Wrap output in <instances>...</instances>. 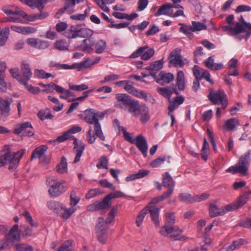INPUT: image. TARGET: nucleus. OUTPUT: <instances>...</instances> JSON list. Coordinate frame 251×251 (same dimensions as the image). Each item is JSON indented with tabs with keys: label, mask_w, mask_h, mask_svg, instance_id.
Segmentation results:
<instances>
[{
	"label": "nucleus",
	"mask_w": 251,
	"mask_h": 251,
	"mask_svg": "<svg viewBox=\"0 0 251 251\" xmlns=\"http://www.w3.org/2000/svg\"><path fill=\"white\" fill-rule=\"evenodd\" d=\"M18 225L12 226L0 240V251H6L13 249L14 251H33V247L27 243L20 242L21 235Z\"/></svg>",
	"instance_id": "f257e3e1"
},
{
	"label": "nucleus",
	"mask_w": 251,
	"mask_h": 251,
	"mask_svg": "<svg viewBox=\"0 0 251 251\" xmlns=\"http://www.w3.org/2000/svg\"><path fill=\"white\" fill-rule=\"evenodd\" d=\"M240 22H237L235 26H231L230 25H226L223 26L224 31H226L229 35L234 36L236 38L239 40L245 39L247 41L251 35V33L246 28L247 26L245 25L247 23L242 16L240 18Z\"/></svg>",
	"instance_id": "f03ea898"
},
{
	"label": "nucleus",
	"mask_w": 251,
	"mask_h": 251,
	"mask_svg": "<svg viewBox=\"0 0 251 251\" xmlns=\"http://www.w3.org/2000/svg\"><path fill=\"white\" fill-rule=\"evenodd\" d=\"M251 156V150H248L242 154L239 159L238 162L234 166L230 167L226 172H230L233 174L239 173L243 175H246L250 164Z\"/></svg>",
	"instance_id": "7ed1b4c3"
},
{
	"label": "nucleus",
	"mask_w": 251,
	"mask_h": 251,
	"mask_svg": "<svg viewBox=\"0 0 251 251\" xmlns=\"http://www.w3.org/2000/svg\"><path fill=\"white\" fill-rule=\"evenodd\" d=\"M162 185L167 188L161 195L153 198L150 204H156L170 197L173 193L175 182L168 172H165L162 176Z\"/></svg>",
	"instance_id": "20e7f679"
},
{
	"label": "nucleus",
	"mask_w": 251,
	"mask_h": 251,
	"mask_svg": "<svg viewBox=\"0 0 251 251\" xmlns=\"http://www.w3.org/2000/svg\"><path fill=\"white\" fill-rule=\"evenodd\" d=\"M93 30L85 27L84 24L71 25L63 35L68 39H75L77 37L85 38L92 36Z\"/></svg>",
	"instance_id": "39448f33"
},
{
	"label": "nucleus",
	"mask_w": 251,
	"mask_h": 251,
	"mask_svg": "<svg viewBox=\"0 0 251 251\" xmlns=\"http://www.w3.org/2000/svg\"><path fill=\"white\" fill-rule=\"evenodd\" d=\"M70 138H72L74 140L73 144L74 145V147L73 150L76 152L74 162L76 163L80 161V157L85 150V145L82 141H78L77 138L74 136L71 137L66 131L62 135L58 136L55 140L50 142L51 144H54L56 142L62 143Z\"/></svg>",
	"instance_id": "423d86ee"
},
{
	"label": "nucleus",
	"mask_w": 251,
	"mask_h": 251,
	"mask_svg": "<svg viewBox=\"0 0 251 251\" xmlns=\"http://www.w3.org/2000/svg\"><path fill=\"white\" fill-rule=\"evenodd\" d=\"M117 102L114 103V106L117 108L126 110L128 109V112H135L136 106L138 104V100L132 99L126 94L118 93L115 95Z\"/></svg>",
	"instance_id": "0eeeda50"
},
{
	"label": "nucleus",
	"mask_w": 251,
	"mask_h": 251,
	"mask_svg": "<svg viewBox=\"0 0 251 251\" xmlns=\"http://www.w3.org/2000/svg\"><path fill=\"white\" fill-rule=\"evenodd\" d=\"M25 153L24 150H20L12 155L10 152H7L0 156V168L6 163H9L8 170L14 171L17 168L20 159Z\"/></svg>",
	"instance_id": "6e6552de"
},
{
	"label": "nucleus",
	"mask_w": 251,
	"mask_h": 251,
	"mask_svg": "<svg viewBox=\"0 0 251 251\" xmlns=\"http://www.w3.org/2000/svg\"><path fill=\"white\" fill-rule=\"evenodd\" d=\"M46 182L50 187L48 190L49 194L51 197L56 198L64 193L68 187L64 181H57L54 176H49L47 178Z\"/></svg>",
	"instance_id": "1a4fd4ad"
},
{
	"label": "nucleus",
	"mask_w": 251,
	"mask_h": 251,
	"mask_svg": "<svg viewBox=\"0 0 251 251\" xmlns=\"http://www.w3.org/2000/svg\"><path fill=\"white\" fill-rule=\"evenodd\" d=\"M84 120L87 123L94 125V131L95 134L101 140H105L104 136L101 128V125L99 121V119L96 118L95 109H88L84 111Z\"/></svg>",
	"instance_id": "9d476101"
},
{
	"label": "nucleus",
	"mask_w": 251,
	"mask_h": 251,
	"mask_svg": "<svg viewBox=\"0 0 251 251\" xmlns=\"http://www.w3.org/2000/svg\"><path fill=\"white\" fill-rule=\"evenodd\" d=\"M111 202L108 201L105 196L101 201H96L87 206V210L89 212L101 211L105 213L111 207Z\"/></svg>",
	"instance_id": "9b49d317"
},
{
	"label": "nucleus",
	"mask_w": 251,
	"mask_h": 251,
	"mask_svg": "<svg viewBox=\"0 0 251 251\" xmlns=\"http://www.w3.org/2000/svg\"><path fill=\"white\" fill-rule=\"evenodd\" d=\"M14 133L17 135L28 137H31L34 134L32 125L29 122L16 125L14 129Z\"/></svg>",
	"instance_id": "f8f14e48"
},
{
	"label": "nucleus",
	"mask_w": 251,
	"mask_h": 251,
	"mask_svg": "<svg viewBox=\"0 0 251 251\" xmlns=\"http://www.w3.org/2000/svg\"><path fill=\"white\" fill-rule=\"evenodd\" d=\"M166 223L165 225L162 226L160 230V234L164 236H167L171 233L174 225L175 223V216L174 212H167L165 214Z\"/></svg>",
	"instance_id": "ddd939ff"
},
{
	"label": "nucleus",
	"mask_w": 251,
	"mask_h": 251,
	"mask_svg": "<svg viewBox=\"0 0 251 251\" xmlns=\"http://www.w3.org/2000/svg\"><path fill=\"white\" fill-rule=\"evenodd\" d=\"M181 51V49L177 48L170 52L168 58L169 64H173L175 67H183L184 63L182 60Z\"/></svg>",
	"instance_id": "4468645a"
},
{
	"label": "nucleus",
	"mask_w": 251,
	"mask_h": 251,
	"mask_svg": "<svg viewBox=\"0 0 251 251\" xmlns=\"http://www.w3.org/2000/svg\"><path fill=\"white\" fill-rule=\"evenodd\" d=\"M75 1L73 0H65L64 6L59 8L55 14V17L59 19L60 16L62 15L65 12L68 14H71L75 11Z\"/></svg>",
	"instance_id": "2eb2a0df"
},
{
	"label": "nucleus",
	"mask_w": 251,
	"mask_h": 251,
	"mask_svg": "<svg viewBox=\"0 0 251 251\" xmlns=\"http://www.w3.org/2000/svg\"><path fill=\"white\" fill-rule=\"evenodd\" d=\"M12 99L10 100L2 99L0 97V113L1 117L6 118L10 115V105Z\"/></svg>",
	"instance_id": "dca6fc26"
},
{
	"label": "nucleus",
	"mask_w": 251,
	"mask_h": 251,
	"mask_svg": "<svg viewBox=\"0 0 251 251\" xmlns=\"http://www.w3.org/2000/svg\"><path fill=\"white\" fill-rule=\"evenodd\" d=\"M125 89L129 94L140 99H143L146 101L148 100L147 93L144 91H139L131 85H125Z\"/></svg>",
	"instance_id": "f3484780"
},
{
	"label": "nucleus",
	"mask_w": 251,
	"mask_h": 251,
	"mask_svg": "<svg viewBox=\"0 0 251 251\" xmlns=\"http://www.w3.org/2000/svg\"><path fill=\"white\" fill-rule=\"evenodd\" d=\"M144 209H147V213L148 212L150 213L151 221L155 226H158L159 225V212L160 208L154 205H150Z\"/></svg>",
	"instance_id": "a211bd4d"
},
{
	"label": "nucleus",
	"mask_w": 251,
	"mask_h": 251,
	"mask_svg": "<svg viewBox=\"0 0 251 251\" xmlns=\"http://www.w3.org/2000/svg\"><path fill=\"white\" fill-rule=\"evenodd\" d=\"M96 42L91 36L87 37L83 40V44L79 46L77 48L85 52L90 53L93 50V47L95 46Z\"/></svg>",
	"instance_id": "6ab92c4d"
},
{
	"label": "nucleus",
	"mask_w": 251,
	"mask_h": 251,
	"mask_svg": "<svg viewBox=\"0 0 251 251\" xmlns=\"http://www.w3.org/2000/svg\"><path fill=\"white\" fill-rule=\"evenodd\" d=\"M96 42L91 36L87 37L83 40V44L79 46L77 48L85 52L90 53L93 50V47L95 46Z\"/></svg>",
	"instance_id": "aec40b11"
},
{
	"label": "nucleus",
	"mask_w": 251,
	"mask_h": 251,
	"mask_svg": "<svg viewBox=\"0 0 251 251\" xmlns=\"http://www.w3.org/2000/svg\"><path fill=\"white\" fill-rule=\"evenodd\" d=\"M138 149L141 151L144 157H146L148 151L147 142L146 139L141 135L136 137L135 143Z\"/></svg>",
	"instance_id": "412c9836"
},
{
	"label": "nucleus",
	"mask_w": 251,
	"mask_h": 251,
	"mask_svg": "<svg viewBox=\"0 0 251 251\" xmlns=\"http://www.w3.org/2000/svg\"><path fill=\"white\" fill-rule=\"evenodd\" d=\"M248 241L244 239H239L234 241L231 244L221 248V251H233L236 249H240L243 245L247 244Z\"/></svg>",
	"instance_id": "4be33fe9"
},
{
	"label": "nucleus",
	"mask_w": 251,
	"mask_h": 251,
	"mask_svg": "<svg viewBox=\"0 0 251 251\" xmlns=\"http://www.w3.org/2000/svg\"><path fill=\"white\" fill-rule=\"evenodd\" d=\"M21 68L23 73V84L26 85V82L31 77L32 73L29 64L25 62H22Z\"/></svg>",
	"instance_id": "5701e85b"
},
{
	"label": "nucleus",
	"mask_w": 251,
	"mask_h": 251,
	"mask_svg": "<svg viewBox=\"0 0 251 251\" xmlns=\"http://www.w3.org/2000/svg\"><path fill=\"white\" fill-rule=\"evenodd\" d=\"M48 207L52 210L54 213L59 215L63 208L62 203L55 201H50L47 203Z\"/></svg>",
	"instance_id": "b1692460"
},
{
	"label": "nucleus",
	"mask_w": 251,
	"mask_h": 251,
	"mask_svg": "<svg viewBox=\"0 0 251 251\" xmlns=\"http://www.w3.org/2000/svg\"><path fill=\"white\" fill-rule=\"evenodd\" d=\"M12 30L23 34L32 33L35 31L34 28L30 26H21L12 25L10 27Z\"/></svg>",
	"instance_id": "393cba45"
},
{
	"label": "nucleus",
	"mask_w": 251,
	"mask_h": 251,
	"mask_svg": "<svg viewBox=\"0 0 251 251\" xmlns=\"http://www.w3.org/2000/svg\"><path fill=\"white\" fill-rule=\"evenodd\" d=\"M48 149V146L46 145H41L36 148L32 153L31 159L35 158H41L44 155Z\"/></svg>",
	"instance_id": "a878e982"
},
{
	"label": "nucleus",
	"mask_w": 251,
	"mask_h": 251,
	"mask_svg": "<svg viewBox=\"0 0 251 251\" xmlns=\"http://www.w3.org/2000/svg\"><path fill=\"white\" fill-rule=\"evenodd\" d=\"M218 200H215L209 203V214L210 217L218 216L220 214V209L217 205Z\"/></svg>",
	"instance_id": "bb28decb"
},
{
	"label": "nucleus",
	"mask_w": 251,
	"mask_h": 251,
	"mask_svg": "<svg viewBox=\"0 0 251 251\" xmlns=\"http://www.w3.org/2000/svg\"><path fill=\"white\" fill-rule=\"evenodd\" d=\"M150 171L148 170H140L137 173L131 174L126 176V180L128 182L137 178H143L148 175Z\"/></svg>",
	"instance_id": "cd10ccee"
},
{
	"label": "nucleus",
	"mask_w": 251,
	"mask_h": 251,
	"mask_svg": "<svg viewBox=\"0 0 251 251\" xmlns=\"http://www.w3.org/2000/svg\"><path fill=\"white\" fill-rule=\"evenodd\" d=\"M148 107L145 104H139V101H138V104L136 106V110L135 112H130L133 116L136 117L138 115H145L147 113H149Z\"/></svg>",
	"instance_id": "c85d7f7f"
},
{
	"label": "nucleus",
	"mask_w": 251,
	"mask_h": 251,
	"mask_svg": "<svg viewBox=\"0 0 251 251\" xmlns=\"http://www.w3.org/2000/svg\"><path fill=\"white\" fill-rule=\"evenodd\" d=\"M176 86L179 91L185 89L184 75L182 71H178L176 76Z\"/></svg>",
	"instance_id": "c756f323"
},
{
	"label": "nucleus",
	"mask_w": 251,
	"mask_h": 251,
	"mask_svg": "<svg viewBox=\"0 0 251 251\" xmlns=\"http://www.w3.org/2000/svg\"><path fill=\"white\" fill-rule=\"evenodd\" d=\"M159 79L156 80V82L159 83L161 80L163 81L166 83H169L174 79V75L170 73H165L163 72H161L159 75Z\"/></svg>",
	"instance_id": "7c9ffc66"
},
{
	"label": "nucleus",
	"mask_w": 251,
	"mask_h": 251,
	"mask_svg": "<svg viewBox=\"0 0 251 251\" xmlns=\"http://www.w3.org/2000/svg\"><path fill=\"white\" fill-rule=\"evenodd\" d=\"M171 156L163 155L161 157H159L156 159L153 160L150 163V166L152 168H156L159 167L161 164L163 163L164 161H167L168 163H170V159Z\"/></svg>",
	"instance_id": "2f4dec72"
},
{
	"label": "nucleus",
	"mask_w": 251,
	"mask_h": 251,
	"mask_svg": "<svg viewBox=\"0 0 251 251\" xmlns=\"http://www.w3.org/2000/svg\"><path fill=\"white\" fill-rule=\"evenodd\" d=\"M158 93L165 98L170 99L173 91L171 86H167L165 87H158L157 89Z\"/></svg>",
	"instance_id": "473e14b6"
},
{
	"label": "nucleus",
	"mask_w": 251,
	"mask_h": 251,
	"mask_svg": "<svg viewBox=\"0 0 251 251\" xmlns=\"http://www.w3.org/2000/svg\"><path fill=\"white\" fill-rule=\"evenodd\" d=\"M238 125H239V120L236 118H231L226 121L223 127L228 130H232Z\"/></svg>",
	"instance_id": "72a5a7b5"
},
{
	"label": "nucleus",
	"mask_w": 251,
	"mask_h": 251,
	"mask_svg": "<svg viewBox=\"0 0 251 251\" xmlns=\"http://www.w3.org/2000/svg\"><path fill=\"white\" fill-rule=\"evenodd\" d=\"M37 116L41 121L52 119L53 118V116L50 113V109L48 108L39 110L37 113Z\"/></svg>",
	"instance_id": "f704fd0d"
},
{
	"label": "nucleus",
	"mask_w": 251,
	"mask_h": 251,
	"mask_svg": "<svg viewBox=\"0 0 251 251\" xmlns=\"http://www.w3.org/2000/svg\"><path fill=\"white\" fill-rule=\"evenodd\" d=\"M163 66V58L157 60L151 63L150 66L145 67V69L149 71H158L161 70Z\"/></svg>",
	"instance_id": "c9c22d12"
},
{
	"label": "nucleus",
	"mask_w": 251,
	"mask_h": 251,
	"mask_svg": "<svg viewBox=\"0 0 251 251\" xmlns=\"http://www.w3.org/2000/svg\"><path fill=\"white\" fill-rule=\"evenodd\" d=\"M207 97L213 104H218L220 101V90L215 91L213 89H211Z\"/></svg>",
	"instance_id": "e433bc0d"
},
{
	"label": "nucleus",
	"mask_w": 251,
	"mask_h": 251,
	"mask_svg": "<svg viewBox=\"0 0 251 251\" xmlns=\"http://www.w3.org/2000/svg\"><path fill=\"white\" fill-rule=\"evenodd\" d=\"M57 172L59 174H63L67 173V163L65 156H62L60 163L57 165Z\"/></svg>",
	"instance_id": "4c0bfd02"
},
{
	"label": "nucleus",
	"mask_w": 251,
	"mask_h": 251,
	"mask_svg": "<svg viewBox=\"0 0 251 251\" xmlns=\"http://www.w3.org/2000/svg\"><path fill=\"white\" fill-rule=\"evenodd\" d=\"M205 66L212 70H218L220 69V64L214 63V56L209 57L204 61Z\"/></svg>",
	"instance_id": "58836bf2"
},
{
	"label": "nucleus",
	"mask_w": 251,
	"mask_h": 251,
	"mask_svg": "<svg viewBox=\"0 0 251 251\" xmlns=\"http://www.w3.org/2000/svg\"><path fill=\"white\" fill-rule=\"evenodd\" d=\"M173 6L170 3H166L165 4L162 5L159 7L157 12L154 14V16L157 17L163 14L170 16L171 14L169 13V10Z\"/></svg>",
	"instance_id": "ea45409f"
},
{
	"label": "nucleus",
	"mask_w": 251,
	"mask_h": 251,
	"mask_svg": "<svg viewBox=\"0 0 251 251\" xmlns=\"http://www.w3.org/2000/svg\"><path fill=\"white\" fill-rule=\"evenodd\" d=\"M106 46V43L103 40L98 41L94 46L96 53L98 54L102 53L105 50Z\"/></svg>",
	"instance_id": "a19ab883"
},
{
	"label": "nucleus",
	"mask_w": 251,
	"mask_h": 251,
	"mask_svg": "<svg viewBox=\"0 0 251 251\" xmlns=\"http://www.w3.org/2000/svg\"><path fill=\"white\" fill-rule=\"evenodd\" d=\"M35 76L40 79H47L49 77H54V75L50 73H46L43 70L35 69L34 71Z\"/></svg>",
	"instance_id": "79ce46f5"
},
{
	"label": "nucleus",
	"mask_w": 251,
	"mask_h": 251,
	"mask_svg": "<svg viewBox=\"0 0 251 251\" xmlns=\"http://www.w3.org/2000/svg\"><path fill=\"white\" fill-rule=\"evenodd\" d=\"M173 229L170 234V237L173 239L174 240H182L184 237H179L180 234L182 233V230L178 227L175 226L172 227Z\"/></svg>",
	"instance_id": "37998d69"
},
{
	"label": "nucleus",
	"mask_w": 251,
	"mask_h": 251,
	"mask_svg": "<svg viewBox=\"0 0 251 251\" xmlns=\"http://www.w3.org/2000/svg\"><path fill=\"white\" fill-rule=\"evenodd\" d=\"M107 224L105 222L102 217H99L98 219L97 224L96 226V232L98 230L106 232L108 229Z\"/></svg>",
	"instance_id": "c03bdc74"
},
{
	"label": "nucleus",
	"mask_w": 251,
	"mask_h": 251,
	"mask_svg": "<svg viewBox=\"0 0 251 251\" xmlns=\"http://www.w3.org/2000/svg\"><path fill=\"white\" fill-rule=\"evenodd\" d=\"M25 219L26 222L28 223L32 227H37L38 223L37 221L33 220L30 213L27 211H25L22 213Z\"/></svg>",
	"instance_id": "a18cd8bd"
},
{
	"label": "nucleus",
	"mask_w": 251,
	"mask_h": 251,
	"mask_svg": "<svg viewBox=\"0 0 251 251\" xmlns=\"http://www.w3.org/2000/svg\"><path fill=\"white\" fill-rule=\"evenodd\" d=\"M21 229L19 230L21 231L22 230V235L24 237L27 238L32 236L33 231L31 227L26 225H24L20 226Z\"/></svg>",
	"instance_id": "49530a36"
},
{
	"label": "nucleus",
	"mask_w": 251,
	"mask_h": 251,
	"mask_svg": "<svg viewBox=\"0 0 251 251\" xmlns=\"http://www.w3.org/2000/svg\"><path fill=\"white\" fill-rule=\"evenodd\" d=\"M180 201L185 203H192L194 202V196L192 197L188 193H181L178 196Z\"/></svg>",
	"instance_id": "de8ad7c7"
},
{
	"label": "nucleus",
	"mask_w": 251,
	"mask_h": 251,
	"mask_svg": "<svg viewBox=\"0 0 251 251\" xmlns=\"http://www.w3.org/2000/svg\"><path fill=\"white\" fill-rule=\"evenodd\" d=\"M75 211V209L73 207L67 208L63 206V210L61 211V213H60L59 216H61L63 219H68L74 213Z\"/></svg>",
	"instance_id": "09e8293b"
},
{
	"label": "nucleus",
	"mask_w": 251,
	"mask_h": 251,
	"mask_svg": "<svg viewBox=\"0 0 251 251\" xmlns=\"http://www.w3.org/2000/svg\"><path fill=\"white\" fill-rule=\"evenodd\" d=\"M9 72L13 78L16 79L21 84H23V76L20 73L18 68H12Z\"/></svg>",
	"instance_id": "8fccbe9b"
},
{
	"label": "nucleus",
	"mask_w": 251,
	"mask_h": 251,
	"mask_svg": "<svg viewBox=\"0 0 251 251\" xmlns=\"http://www.w3.org/2000/svg\"><path fill=\"white\" fill-rule=\"evenodd\" d=\"M248 200L249 196L246 194H244L239 197L237 200L234 202L235 205L237 206V209L245 205L248 201Z\"/></svg>",
	"instance_id": "3c124183"
},
{
	"label": "nucleus",
	"mask_w": 251,
	"mask_h": 251,
	"mask_svg": "<svg viewBox=\"0 0 251 251\" xmlns=\"http://www.w3.org/2000/svg\"><path fill=\"white\" fill-rule=\"evenodd\" d=\"M237 209V206L235 203L228 204L225 206L221 208V216L224 215L226 213Z\"/></svg>",
	"instance_id": "603ef678"
},
{
	"label": "nucleus",
	"mask_w": 251,
	"mask_h": 251,
	"mask_svg": "<svg viewBox=\"0 0 251 251\" xmlns=\"http://www.w3.org/2000/svg\"><path fill=\"white\" fill-rule=\"evenodd\" d=\"M117 212V207L114 206L112 207L110 211L108 213L107 217L105 220V222L108 224L111 223L115 219V215Z\"/></svg>",
	"instance_id": "864d4df0"
},
{
	"label": "nucleus",
	"mask_w": 251,
	"mask_h": 251,
	"mask_svg": "<svg viewBox=\"0 0 251 251\" xmlns=\"http://www.w3.org/2000/svg\"><path fill=\"white\" fill-rule=\"evenodd\" d=\"M192 25L191 26L193 32L201 31L202 30L206 29L207 27L205 25L199 22L193 21L192 22Z\"/></svg>",
	"instance_id": "5fc2aeb1"
},
{
	"label": "nucleus",
	"mask_w": 251,
	"mask_h": 251,
	"mask_svg": "<svg viewBox=\"0 0 251 251\" xmlns=\"http://www.w3.org/2000/svg\"><path fill=\"white\" fill-rule=\"evenodd\" d=\"M147 209H143L141 210L136 219V224L138 227H139L143 221L146 215L147 214Z\"/></svg>",
	"instance_id": "6e6d98bb"
},
{
	"label": "nucleus",
	"mask_w": 251,
	"mask_h": 251,
	"mask_svg": "<svg viewBox=\"0 0 251 251\" xmlns=\"http://www.w3.org/2000/svg\"><path fill=\"white\" fill-rule=\"evenodd\" d=\"M228 104L227 95L224 90H221V109H225Z\"/></svg>",
	"instance_id": "4d7b16f0"
},
{
	"label": "nucleus",
	"mask_w": 251,
	"mask_h": 251,
	"mask_svg": "<svg viewBox=\"0 0 251 251\" xmlns=\"http://www.w3.org/2000/svg\"><path fill=\"white\" fill-rule=\"evenodd\" d=\"M96 234L98 240L102 244H105L107 238V232L98 230L96 232Z\"/></svg>",
	"instance_id": "13d9d810"
},
{
	"label": "nucleus",
	"mask_w": 251,
	"mask_h": 251,
	"mask_svg": "<svg viewBox=\"0 0 251 251\" xmlns=\"http://www.w3.org/2000/svg\"><path fill=\"white\" fill-rule=\"evenodd\" d=\"M108 163V160L105 156H102L99 159V163L97 164L96 166L98 169H107V164Z\"/></svg>",
	"instance_id": "bf43d9fd"
},
{
	"label": "nucleus",
	"mask_w": 251,
	"mask_h": 251,
	"mask_svg": "<svg viewBox=\"0 0 251 251\" xmlns=\"http://www.w3.org/2000/svg\"><path fill=\"white\" fill-rule=\"evenodd\" d=\"M147 46L139 48L135 51L132 53L129 56V58H136L139 56L141 57L142 54L148 49Z\"/></svg>",
	"instance_id": "052dcab7"
},
{
	"label": "nucleus",
	"mask_w": 251,
	"mask_h": 251,
	"mask_svg": "<svg viewBox=\"0 0 251 251\" xmlns=\"http://www.w3.org/2000/svg\"><path fill=\"white\" fill-rule=\"evenodd\" d=\"M125 196V194L121 191H116L113 193H110L105 196V197L108 201H110L112 199L124 197Z\"/></svg>",
	"instance_id": "680f3d73"
},
{
	"label": "nucleus",
	"mask_w": 251,
	"mask_h": 251,
	"mask_svg": "<svg viewBox=\"0 0 251 251\" xmlns=\"http://www.w3.org/2000/svg\"><path fill=\"white\" fill-rule=\"evenodd\" d=\"M206 134L208 136V139L212 146L214 151H217V149L216 148V144L215 141L213 132L211 131L210 129L207 128L206 129Z\"/></svg>",
	"instance_id": "e2e57ef3"
},
{
	"label": "nucleus",
	"mask_w": 251,
	"mask_h": 251,
	"mask_svg": "<svg viewBox=\"0 0 251 251\" xmlns=\"http://www.w3.org/2000/svg\"><path fill=\"white\" fill-rule=\"evenodd\" d=\"M92 131V127L90 126L87 132L86 137L88 142L90 144L94 143L96 139V136L98 137L95 133L93 134Z\"/></svg>",
	"instance_id": "0e129e2a"
},
{
	"label": "nucleus",
	"mask_w": 251,
	"mask_h": 251,
	"mask_svg": "<svg viewBox=\"0 0 251 251\" xmlns=\"http://www.w3.org/2000/svg\"><path fill=\"white\" fill-rule=\"evenodd\" d=\"M74 66L75 67V69H78V71L88 68L89 67L88 60L86 59L85 61H82L80 63H74Z\"/></svg>",
	"instance_id": "69168bd1"
},
{
	"label": "nucleus",
	"mask_w": 251,
	"mask_h": 251,
	"mask_svg": "<svg viewBox=\"0 0 251 251\" xmlns=\"http://www.w3.org/2000/svg\"><path fill=\"white\" fill-rule=\"evenodd\" d=\"M72 243L70 240H67L64 242L62 246L57 251H72Z\"/></svg>",
	"instance_id": "338daca9"
},
{
	"label": "nucleus",
	"mask_w": 251,
	"mask_h": 251,
	"mask_svg": "<svg viewBox=\"0 0 251 251\" xmlns=\"http://www.w3.org/2000/svg\"><path fill=\"white\" fill-rule=\"evenodd\" d=\"M99 183L102 187L108 188L112 190L115 189V186L110 183L106 179L100 180Z\"/></svg>",
	"instance_id": "774afa93"
}]
</instances>
